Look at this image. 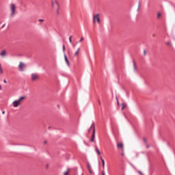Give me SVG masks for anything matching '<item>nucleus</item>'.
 Instances as JSON below:
<instances>
[{"label": "nucleus", "mask_w": 175, "mask_h": 175, "mask_svg": "<svg viewBox=\"0 0 175 175\" xmlns=\"http://www.w3.org/2000/svg\"><path fill=\"white\" fill-rule=\"evenodd\" d=\"M52 10L56 12L57 16H59V3H58L56 0H52Z\"/></svg>", "instance_id": "nucleus-1"}, {"label": "nucleus", "mask_w": 175, "mask_h": 175, "mask_svg": "<svg viewBox=\"0 0 175 175\" xmlns=\"http://www.w3.org/2000/svg\"><path fill=\"white\" fill-rule=\"evenodd\" d=\"M10 9H11L10 17H13V16H14V13H16V5H14V3H11Z\"/></svg>", "instance_id": "nucleus-2"}, {"label": "nucleus", "mask_w": 175, "mask_h": 175, "mask_svg": "<svg viewBox=\"0 0 175 175\" xmlns=\"http://www.w3.org/2000/svg\"><path fill=\"white\" fill-rule=\"evenodd\" d=\"M96 21L98 24L99 23H100V19L99 18V14H97L96 15H94L93 16V23H95Z\"/></svg>", "instance_id": "nucleus-3"}, {"label": "nucleus", "mask_w": 175, "mask_h": 175, "mask_svg": "<svg viewBox=\"0 0 175 175\" xmlns=\"http://www.w3.org/2000/svg\"><path fill=\"white\" fill-rule=\"evenodd\" d=\"M39 79V75L38 74L33 73L31 74V81H35V80H38Z\"/></svg>", "instance_id": "nucleus-4"}, {"label": "nucleus", "mask_w": 175, "mask_h": 175, "mask_svg": "<svg viewBox=\"0 0 175 175\" xmlns=\"http://www.w3.org/2000/svg\"><path fill=\"white\" fill-rule=\"evenodd\" d=\"M90 142H91L92 143H94V142H95V127H94V129H93L92 137H91Z\"/></svg>", "instance_id": "nucleus-5"}, {"label": "nucleus", "mask_w": 175, "mask_h": 175, "mask_svg": "<svg viewBox=\"0 0 175 175\" xmlns=\"http://www.w3.org/2000/svg\"><path fill=\"white\" fill-rule=\"evenodd\" d=\"M117 148H118L119 150H122V151H124V144H122V143H118Z\"/></svg>", "instance_id": "nucleus-6"}, {"label": "nucleus", "mask_w": 175, "mask_h": 175, "mask_svg": "<svg viewBox=\"0 0 175 175\" xmlns=\"http://www.w3.org/2000/svg\"><path fill=\"white\" fill-rule=\"evenodd\" d=\"M24 67V64L23 62H20L19 65H18V68H19V70L21 72H23L24 70V68H23Z\"/></svg>", "instance_id": "nucleus-7"}, {"label": "nucleus", "mask_w": 175, "mask_h": 175, "mask_svg": "<svg viewBox=\"0 0 175 175\" xmlns=\"http://www.w3.org/2000/svg\"><path fill=\"white\" fill-rule=\"evenodd\" d=\"M12 105H13L14 107H18L20 103H19V101H18V100H16L12 103Z\"/></svg>", "instance_id": "nucleus-8"}, {"label": "nucleus", "mask_w": 175, "mask_h": 175, "mask_svg": "<svg viewBox=\"0 0 175 175\" xmlns=\"http://www.w3.org/2000/svg\"><path fill=\"white\" fill-rule=\"evenodd\" d=\"M94 126L95 128V123L93 122L92 125L90 126V129L88 130V133L91 132V129H92V132H94Z\"/></svg>", "instance_id": "nucleus-9"}, {"label": "nucleus", "mask_w": 175, "mask_h": 175, "mask_svg": "<svg viewBox=\"0 0 175 175\" xmlns=\"http://www.w3.org/2000/svg\"><path fill=\"white\" fill-rule=\"evenodd\" d=\"M64 60L65 62L66 63V64L68 65V66H70V64L69 63V60L68 59V57L66 56V55L64 53Z\"/></svg>", "instance_id": "nucleus-10"}, {"label": "nucleus", "mask_w": 175, "mask_h": 175, "mask_svg": "<svg viewBox=\"0 0 175 175\" xmlns=\"http://www.w3.org/2000/svg\"><path fill=\"white\" fill-rule=\"evenodd\" d=\"M0 55L1 57H5V55H6V51H2L1 53H0Z\"/></svg>", "instance_id": "nucleus-11"}, {"label": "nucleus", "mask_w": 175, "mask_h": 175, "mask_svg": "<svg viewBox=\"0 0 175 175\" xmlns=\"http://www.w3.org/2000/svg\"><path fill=\"white\" fill-rule=\"evenodd\" d=\"M100 159L103 163V169H105V160L102 158V157H100Z\"/></svg>", "instance_id": "nucleus-12"}, {"label": "nucleus", "mask_w": 175, "mask_h": 175, "mask_svg": "<svg viewBox=\"0 0 175 175\" xmlns=\"http://www.w3.org/2000/svg\"><path fill=\"white\" fill-rule=\"evenodd\" d=\"M95 151L97 152L98 155H100V151H99V149H98V147H95Z\"/></svg>", "instance_id": "nucleus-13"}, {"label": "nucleus", "mask_w": 175, "mask_h": 175, "mask_svg": "<svg viewBox=\"0 0 175 175\" xmlns=\"http://www.w3.org/2000/svg\"><path fill=\"white\" fill-rule=\"evenodd\" d=\"M24 99H25V96H23L21 97H20L18 100V101H19V103L21 101V100H24Z\"/></svg>", "instance_id": "nucleus-14"}, {"label": "nucleus", "mask_w": 175, "mask_h": 175, "mask_svg": "<svg viewBox=\"0 0 175 175\" xmlns=\"http://www.w3.org/2000/svg\"><path fill=\"white\" fill-rule=\"evenodd\" d=\"M79 51H80V49L78 48L77 51L74 53L75 57H76L79 54Z\"/></svg>", "instance_id": "nucleus-15"}, {"label": "nucleus", "mask_w": 175, "mask_h": 175, "mask_svg": "<svg viewBox=\"0 0 175 175\" xmlns=\"http://www.w3.org/2000/svg\"><path fill=\"white\" fill-rule=\"evenodd\" d=\"M133 69L134 70H136V62H135V60L133 61Z\"/></svg>", "instance_id": "nucleus-16"}, {"label": "nucleus", "mask_w": 175, "mask_h": 175, "mask_svg": "<svg viewBox=\"0 0 175 175\" xmlns=\"http://www.w3.org/2000/svg\"><path fill=\"white\" fill-rule=\"evenodd\" d=\"M126 107V105L125 103L122 104V110H124Z\"/></svg>", "instance_id": "nucleus-17"}, {"label": "nucleus", "mask_w": 175, "mask_h": 175, "mask_svg": "<svg viewBox=\"0 0 175 175\" xmlns=\"http://www.w3.org/2000/svg\"><path fill=\"white\" fill-rule=\"evenodd\" d=\"M69 170H70V169L68 168V169H67V171H66V172L64 173V175H68V174H69Z\"/></svg>", "instance_id": "nucleus-18"}, {"label": "nucleus", "mask_w": 175, "mask_h": 175, "mask_svg": "<svg viewBox=\"0 0 175 175\" xmlns=\"http://www.w3.org/2000/svg\"><path fill=\"white\" fill-rule=\"evenodd\" d=\"M62 50H63V53H64V55H65V44L63 45Z\"/></svg>", "instance_id": "nucleus-19"}, {"label": "nucleus", "mask_w": 175, "mask_h": 175, "mask_svg": "<svg viewBox=\"0 0 175 175\" xmlns=\"http://www.w3.org/2000/svg\"><path fill=\"white\" fill-rule=\"evenodd\" d=\"M141 2H139V4H138V8H137V12H139V10H140V5H141Z\"/></svg>", "instance_id": "nucleus-20"}, {"label": "nucleus", "mask_w": 175, "mask_h": 175, "mask_svg": "<svg viewBox=\"0 0 175 175\" xmlns=\"http://www.w3.org/2000/svg\"><path fill=\"white\" fill-rule=\"evenodd\" d=\"M87 166H88V170H90V169H91V165H90L89 163H88Z\"/></svg>", "instance_id": "nucleus-21"}, {"label": "nucleus", "mask_w": 175, "mask_h": 175, "mask_svg": "<svg viewBox=\"0 0 175 175\" xmlns=\"http://www.w3.org/2000/svg\"><path fill=\"white\" fill-rule=\"evenodd\" d=\"M90 174H94V172L92 171V170L91 168H90V170H88Z\"/></svg>", "instance_id": "nucleus-22"}, {"label": "nucleus", "mask_w": 175, "mask_h": 175, "mask_svg": "<svg viewBox=\"0 0 175 175\" xmlns=\"http://www.w3.org/2000/svg\"><path fill=\"white\" fill-rule=\"evenodd\" d=\"M143 141L145 144H147V139H146V138L144 137Z\"/></svg>", "instance_id": "nucleus-23"}, {"label": "nucleus", "mask_w": 175, "mask_h": 175, "mask_svg": "<svg viewBox=\"0 0 175 175\" xmlns=\"http://www.w3.org/2000/svg\"><path fill=\"white\" fill-rule=\"evenodd\" d=\"M69 42L70 43H72V36H70L69 38Z\"/></svg>", "instance_id": "nucleus-24"}, {"label": "nucleus", "mask_w": 175, "mask_h": 175, "mask_svg": "<svg viewBox=\"0 0 175 175\" xmlns=\"http://www.w3.org/2000/svg\"><path fill=\"white\" fill-rule=\"evenodd\" d=\"M83 40H84V38L81 37V40L78 42V43L80 42H83Z\"/></svg>", "instance_id": "nucleus-25"}, {"label": "nucleus", "mask_w": 175, "mask_h": 175, "mask_svg": "<svg viewBox=\"0 0 175 175\" xmlns=\"http://www.w3.org/2000/svg\"><path fill=\"white\" fill-rule=\"evenodd\" d=\"M3 72V71L2 70V67H0V74L2 75Z\"/></svg>", "instance_id": "nucleus-26"}, {"label": "nucleus", "mask_w": 175, "mask_h": 175, "mask_svg": "<svg viewBox=\"0 0 175 175\" xmlns=\"http://www.w3.org/2000/svg\"><path fill=\"white\" fill-rule=\"evenodd\" d=\"M159 17H161V13L157 14V18H159Z\"/></svg>", "instance_id": "nucleus-27"}, {"label": "nucleus", "mask_w": 175, "mask_h": 175, "mask_svg": "<svg viewBox=\"0 0 175 175\" xmlns=\"http://www.w3.org/2000/svg\"><path fill=\"white\" fill-rule=\"evenodd\" d=\"M38 21H40V23H43V21H44V20H43V19H39Z\"/></svg>", "instance_id": "nucleus-28"}, {"label": "nucleus", "mask_w": 175, "mask_h": 175, "mask_svg": "<svg viewBox=\"0 0 175 175\" xmlns=\"http://www.w3.org/2000/svg\"><path fill=\"white\" fill-rule=\"evenodd\" d=\"M138 173H139V174H140V175H143V173L142 172V171H138Z\"/></svg>", "instance_id": "nucleus-29"}, {"label": "nucleus", "mask_w": 175, "mask_h": 175, "mask_svg": "<svg viewBox=\"0 0 175 175\" xmlns=\"http://www.w3.org/2000/svg\"><path fill=\"white\" fill-rule=\"evenodd\" d=\"M101 175H106V174H105V171H102V172H101Z\"/></svg>", "instance_id": "nucleus-30"}, {"label": "nucleus", "mask_w": 175, "mask_h": 175, "mask_svg": "<svg viewBox=\"0 0 175 175\" xmlns=\"http://www.w3.org/2000/svg\"><path fill=\"white\" fill-rule=\"evenodd\" d=\"M5 25H6V23H4V24L1 26V28H5Z\"/></svg>", "instance_id": "nucleus-31"}, {"label": "nucleus", "mask_w": 175, "mask_h": 175, "mask_svg": "<svg viewBox=\"0 0 175 175\" xmlns=\"http://www.w3.org/2000/svg\"><path fill=\"white\" fill-rule=\"evenodd\" d=\"M167 46H170V42H166Z\"/></svg>", "instance_id": "nucleus-32"}, {"label": "nucleus", "mask_w": 175, "mask_h": 175, "mask_svg": "<svg viewBox=\"0 0 175 175\" xmlns=\"http://www.w3.org/2000/svg\"><path fill=\"white\" fill-rule=\"evenodd\" d=\"M150 148V145L146 144V148Z\"/></svg>", "instance_id": "nucleus-33"}, {"label": "nucleus", "mask_w": 175, "mask_h": 175, "mask_svg": "<svg viewBox=\"0 0 175 175\" xmlns=\"http://www.w3.org/2000/svg\"><path fill=\"white\" fill-rule=\"evenodd\" d=\"M3 83H5V84H6V83H8V81H6V79L3 80Z\"/></svg>", "instance_id": "nucleus-34"}, {"label": "nucleus", "mask_w": 175, "mask_h": 175, "mask_svg": "<svg viewBox=\"0 0 175 175\" xmlns=\"http://www.w3.org/2000/svg\"><path fill=\"white\" fill-rule=\"evenodd\" d=\"M98 105H99V106H100V105H101L100 100H98Z\"/></svg>", "instance_id": "nucleus-35"}, {"label": "nucleus", "mask_w": 175, "mask_h": 175, "mask_svg": "<svg viewBox=\"0 0 175 175\" xmlns=\"http://www.w3.org/2000/svg\"><path fill=\"white\" fill-rule=\"evenodd\" d=\"M116 100H117L118 105H120V103L118 102V99H117V98H116Z\"/></svg>", "instance_id": "nucleus-36"}, {"label": "nucleus", "mask_w": 175, "mask_h": 175, "mask_svg": "<svg viewBox=\"0 0 175 175\" xmlns=\"http://www.w3.org/2000/svg\"><path fill=\"white\" fill-rule=\"evenodd\" d=\"M144 55H146V50L144 51Z\"/></svg>", "instance_id": "nucleus-37"}, {"label": "nucleus", "mask_w": 175, "mask_h": 175, "mask_svg": "<svg viewBox=\"0 0 175 175\" xmlns=\"http://www.w3.org/2000/svg\"><path fill=\"white\" fill-rule=\"evenodd\" d=\"M44 144H47V141H44Z\"/></svg>", "instance_id": "nucleus-38"}, {"label": "nucleus", "mask_w": 175, "mask_h": 175, "mask_svg": "<svg viewBox=\"0 0 175 175\" xmlns=\"http://www.w3.org/2000/svg\"><path fill=\"white\" fill-rule=\"evenodd\" d=\"M2 90V86L0 85V91Z\"/></svg>", "instance_id": "nucleus-39"}, {"label": "nucleus", "mask_w": 175, "mask_h": 175, "mask_svg": "<svg viewBox=\"0 0 175 175\" xmlns=\"http://www.w3.org/2000/svg\"><path fill=\"white\" fill-rule=\"evenodd\" d=\"M2 114H5V111H2Z\"/></svg>", "instance_id": "nucleus-40"}, {"label": "nucleus", "mask_w": 175, "mask_h": 175, "mask_svg": "<svg viewBox=\"0 0 175 175\" xmlns=\"http://www.w3.org/2000/svg\"><path fill=\"white\" fill-rule=\"evenodd\" d=\"M48 128H49V129H51V126H50Z\"/></svg>", "instance_id": "nucleus-41"}, {"label": "nucleus", "mask_w": 175, "mask_h": 175, "mask_svg": "<svg viewBox=\"0 0 175 175\" xmlns=\"http://www.w3.org/2000/svg\"><path fill=\"white\" fill-rule=\"evenodd\" d=\"M57 107H58V109H59V105H57Z\"/></svg>", "instance_id": "nucleus-42"}, {"label": "nucleus", "mask_w": 175, "mask_h": 175, "mask_svg": "<svg viewBox=\"0 0 175 175\" xmlns=\"http://www.w3.org/2000/svg\"><path fill=\"white\" fill-rule=\"evenodd\" d=\"M122 157H124V153H122Z\"/></svg>", "instance_id": "nucleus-43"}, {"label": "nucleus", "mask_w": 175, "mask_h": 175, "mask_svg": "<svg viewBox=\"0 0 175 175\" xmlns=\"http://www.w3.org/2000/svg\"><path fill=\"white\" fill-rule=\"evenodd\" d=\"M0 68H2V66H1V64H0Z\"/></svg>", "instance_id": "nucleus-44"}, {"label": "nucleus", "mask_w": 175, "mask_h": 175, "mask_svg": "<svg viewBox=\"0 0 175 175\" xmlns=\"http://www.w3.org/2000/svg\"><path fill=\"white\" fill-rule=\"evenodd\" d=\"M46 167H49V165H46Z\"/></svg>", "instance_id": "nucleus-45"}]
</instances>
